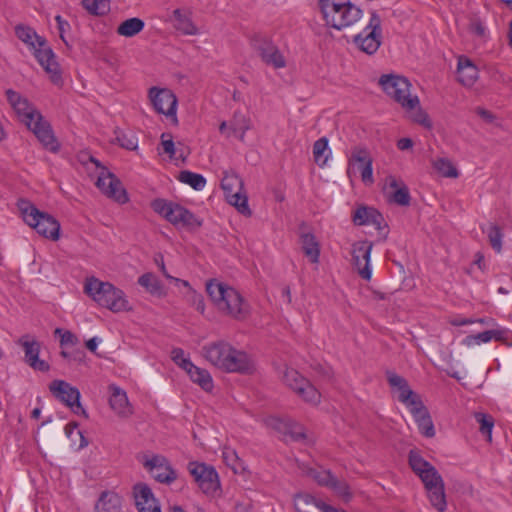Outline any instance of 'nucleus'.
<instances>
[{
    "label": "nucleus",
    "instance_id": "f257e3e1",
    "mask_svg": "<svg viewBox=\"0 0 512 512\" xmlns=\"http://www.w3.org/2000/svg\"><path fill=\"white\" fill-rule=\"evenodd\" d=\"M379 85L389 97L401 105L414 122L426 128H431L429 117L421 109L418 97L412 96L410 93L411 84L407 78L386 74L380 77Z\"/></svg>",
    "mask_w": 512,
    "mask_h": 512
},
{
    "label": "nucleus",
    "instance_id": "f03ea898",
    "mask_svg": "<svg viewBox=\"0 0 512 512\" xmlns=\"http://www.w3.org/2000/svg\"><path fill=\"white\" fill-rule=\"evenodd\" d=\"M379 85L389 97L401 105L414 122L426 128H431L429 117L421 109L418 97L412 96L410 93L411 84L407 78L386 74L380 77Z\"/></svg>",
    "mask_w": 512,
    "mask_h": 512
},
{
    "label": "nucleus",
    "instance_id": "7ed1b4c3",
    "mask_svg": "<svg viewBox=\"0 0 512 512\" xmlns=\"http://www.w3.org/2000/svg\"><path fill=\"white\" fill-rule=\"evenodd\" d=\"M205 359L216 368L228 373L248 374L254 369L253 362L244 351L220 340L202 348Z\"/></svg>",
    "mask_w": 512,
    "mask_h": 512
},
{
    "label": "nucleus",
    "instance_id": "20e7f679",
    "mask_svg": "<svg viewBox=\"0 0 512 512\" xmlns=\"http://www.w3.org/2000/svg\"><path fill=\"white\" fill-rule=\"evenodd\" d=\"M15 35L33 51L38 63L50 75L52 82L58 84L61 81L59 64L53 50L47 45L46 39L39 36L35 29L24 24L15 26Z\"/></svg>",
    "mask_w": 512,
    "mask_h": 512
},
{
    "label": "nucleus",
    "instance_id": "39448f33",
    "mask_svg": "<svg viewBox=\"0 0 512 512\" xmlns=\"http://www.w3.org/2000/svg\"><path fill=\"white\" fill-rule=\"evenodd\" d=\"M206 291L222 313L235 319H243L247 316L249 310L241 294L224 283L216 280H210L206 284Z\"/></svg>",
    "mask_w": 512,
    "mask_h": 512
},
{
    "label": "nucleus",
    "instance_id": "423d86ee",
    "mask_svg": "<svg viewBox=\"0 0 512 512\" xmlns=\"http://www.w3.org/2000/svg\"><path fill=\"white\" fill-rule=\"evenodd\" d=\"M206 291L222 313L235 319H243L247 316L249 310L241 294L224 283L216 280H210L206 284Z\"/></svg>",
    "mask_w": 512,
    "mask_h": 512
},
{
    "label": "nucleus",
    "instance_id": "0eeeda50",
    "mask_svg": "<svg viewBox=\"0 0 512 512\" xmlns=\"http://www.w3.org/2000/svg\"><path fill=\"white\" fill-rule=\"evenodd\" d=\"M206 291L222 313L235 319H243L247 316L249 310L241 294L224 283L216 280H210L206 284Z\"/></svg>",
    "mask_w": 512,
    "mask_h": 512
},
{
    "label": "nucleus",
    "instance_id": "6e6552de",
    "mask_svg": "<svg viewBox=\"0 0 512 512\" xmlns=\"http://www.w3.org/2000/svg\"><path fill=\"white\" fill-rule=\"evenodd\" d=\"M325 25L343 30L362 17V10L349 0H318Z\"/></svg>",
    "mask_w": 512,
    "mask_h": 512
},
{
    "label": "nucleus",
    "instance_id": "1a4fd4ad",
    "mask_svg": "<svg viewBox=\"0 0 512 512\" xmlns=\"http://www.w3.org/2000/svg\"><path fill=\"white\" fill-rule=\"evenodd\" d=\"M84 292L97 304L112 312L130 310L129 302L124 292L109 282H103L95 277L86 279Z\"/></svg>",
    "mask_w": 512,
    "mask_h": 512
},
{
    "label": "nucleus",
    "instance_id": "9d476101",
    "mask_svg": "<svg viewBox=\"0 0 512 512\" xmlns=\"http://www.w3.org/2000/svg\"><path fill=\"white\" fill-rule=\"evenodd\" d=\"M18 207L25 223L39 235L52 240L59 238L60 224L53 216L41 212L29 201H19Z\"/></svg>",
    "mask_w": 512,
    "mask_h": 512
},
{
    "label": "nucleus",
    "instance_id": "9b49d317",
    "mask_svg": "<svg viewBox=\"0 0 512 512\" xmlns=\"http://www.w3.org/2000/svg\"><path fill=\"white\" fill-rule=\"evenodd\" d=\"M221 188L229 204L233 205L241 214L251 215L243 180L234 171L224 172Z\"/></svg>",
    "mask_w": 512,
    "mask_h": 512
},
{
    "label": "nucleus",
    "instance_id": "f8f14e48",
    "mask_svg": "<svg viewBox=\"0 0 512 512\" xmlns=\"http://www.w3.org/2000/svg\"><path fill=\"white\" fill-rule=\"evenodd\" d=\"M353 42L362 52L368 55L377 52L382 42V29L380 16L375 11L371 13L367 26L354 37Z\"/></svg>",
    "mask_w": 512,
    "mask_h": 512
},
{
    "label": "nucleus",
    "instance_id": "ddd939ff",
    "mask_svg": "<svg viewBox=\"0 0 512 512\" xmlns=\"http://www.w3.org/2000/svg\"><path fill=\"white\" fill-rule=\"evenodd\" d=\"M282 381L305 402L313 405H317L320 402L321 394L319 391L297 370L285 368Z\"/></svg>",
    "mask_w": 512,
    "mask_h": 512
},
{
    "label": "nucleus",
    "instance_id": "4468645a",
    "mask_svg": "<svg viewBox=\"0 0 512 512\" xmlns=\"http://www.w3.org/2000/svg\"><path fill=\"white\" fill-rule=\"evenodd\" d=\"M188 471L204 494L214 495L220 489L219 476L213 466L194 461L189 462Z\"/></svg>",
    "mask_w": 512,
    "mask_h": 512
},
{
    "label": "nucleus",
    "instance_id": "2eb2a0df",
    "mask_svg": "<svg viewBox=\"0 0 512 512\" xmlns=\"http://www.w3.org/2000/svg\"><path fill=\"white\" fill-rule=\"evenodd\" d=\"M49 390L57 400L69 407L75 414H81L88 418L86 410L80 403L81 395L77 387L64 380L57 379L49 384Z\"/></svg>",
    "mask_w": 512,
    "mask_h": 512
},
{
    "label": "nucleus",
    "instance_id": "dca6fc26",
    "mask_svg": "<svg viewBox=\"0 0 512 512\" xmlns=\"http://www.w3.org/2000/svg\"><path fill=\"white\" fill-rule=\"evenodd\" d=\"M149 99L157 113L170 118L174 125L178 124L176 115L178 101L171 90L167 88L151 87L149 89Z\"/></svg>",
    "mask_w": 512,
    "mask_h": 512
},
{
    "label": "nucleus",
    "instance_id": "f3484780",
    "mask_svg": "<svg viewBox=\"0 0 512 512\" xmlns=\"http://www.w3.org/2000/svg\"><path fill=\"white\" fill-rule=\"evenodd\" d=\"M372 165L373 159L369 151L364 147L355 146L348 158L347 174L350 176L355 171V168H357L361 174L362 181L365 184H372L374 182Z\"/></svg>",
    "mask_w": 512,
    "mask_h": 512
},
{
    "label": "nucleus",
    "instance_id": "a211bd4d",
    "mask_svg": "<svg viewBox=\"0 0 512 512\" xmlns=\"http://www.w3.org/2000/svg\"><path fill=\"white\" fill-rule=\"evenodd\" d=\"M96 186L104 195L120 204H124L128 201L127 193L120 180L104 167H102V171L97 178Z\"/></svg>",
    "mask_w": 512,
    "mask_h": 512
},
{
    "label": "nucleus",
    "instance_id": "6ab92c4d",
    "mask_svg": "<svg viewBox=\"0 0 512 512\" xmlns=\"http://www.w3.org/2000/svg\"><path fill=\"white\" fill-rule=\"evenodd\" d=\"M266 423L268 427L281 434L286 441L298 442L306 439L304 427L292 419L270 417Z\"/></svg>",
    "mask_w": 512,
    "mask_h": 512
},
{
    "label": "nucleus",
    "instance_id": "aec40b11",
    "mask_svg": "<svg viewBox=\"0 0 512 512\" xmlns=\"http://www.w3.org/2000/svg\"><path fill=\"white\" fill-rule=\"evenodd\" d=\"M373 243L368 241H359L352 245L353 265L357 269L358 274L364 280H370L372 272L370 269V255Z\"/></svg>",
    "mask_w": 512,
    "mask_h": 512
},
{
    "label": "nucleus",
    "instance_id": "412c9836",
    "mask_svg": "<svg viewBox=\"0 0 512 512\" xmlns=\"http://www.w3.org/2000/svg\"><path fill=\"white\" fill-rule=\"evenodd\" d=\"M386 378L390 387L398 392L399 402L403 403L409 410L416 406L414 402H422L420 396L409 387L404 377L395 372L387 371Z\"/></svg>",
    "mask_w": 512,
    "mask_h": 512
},
{
    "label": "nucleus",
    "instance_id": "4be33fe9",
    "mask_svg": "<svg viewBox=\"0 0 512 512\" xmlns=\"http://www.w3.org/2000/svg\"><path fill=\"white\" fill-rule=\"evenodd\" d=\"M17 343L23 348L24 360L32 369L40 372H48L50 365L45 360L39 359L41 344L35 339H30L29 335L22 336Z\"/></svg>",
    "mask_w": 512,
    "mask_h": 512
},
{
    "label": "nucleus",
    "instance_id": "5701e85b",
    "mask_svg": "<svg viewBox=\"0 0 512 512\" xmlns=\"http://www.w3.org/2000/svg\"><path fill=\"white\" fill-rule=\"evenodd\" d=\"M352 220L355 225H373L380 233L385 230L383 234L384 239L388 235V225L384 220L383 215L375 208L368 206H360L353 213Z\"/></svg>",
    "mask_w": 512,
    "mask_h": 512
},
{
    "label": "nucleus",
    "instance_id": "b1692460",
    "mask_svg": "<svg viewBox=\"0 0 512 512\" xmlns=\"http://www.w3.org/2000/svg\"><path fill=\"white\" fill-rule=\"evenodd\" d=\"M6 96L9 104L13 107L20 120L25 123L26 126H31V124L34 123V119L41 114L18 92L8 89L6 91Z\"/></svg>",
    "mask_w": 512,
    "mask_h": 512
},
{
    "label": "nucleus",
    "instance_id": "393cba45",
    "mask_svg": "<svg viewBox=\"0 0 512 512\" xmlns=\"http://www.w3.org/2000/svg\"><path fill=\"white\" fill-rule=\"evenodd\" d=\"M27 127L47 150L51 152H57L59 150V143L54 136L51 125L44 120L41 114L34 119V123L31 124V126Z\"/></svg>",
    "mask_w": 512,
    "mask_h": 512
},
{
    "label": "nucleus",
    "instance_id": "a878e982",
    "mask_svg": "<svg viewBox=\"0 0 512 512\" xmlns=\"http://www.w3.org/2000/svg\"><path fill=\"white\" fill-rule=\"evenodd\" d=\"M144 466L149 469L153 478L160 483L170 484L176 479L175 471L164 456H153L145 462Z\"/></svg>",
    "mask_w": 512,
    "mask_h": 512
},
{
    "label": "nucleus",
    "instance_id": "bb28decb",
    "mask_svg": "<svg viewBox=\"0 0 512 512\" xmlns=\"http://www.w3.org/2000/svg\"><path fill=\"white\" fill-rule=\"evenodd\" d=\"M427 492V497L430 504L438 511L444 512L447 509V501L445 494V484L442 476L437 475V479H429L427 482H422Z\"/></svg>",
    "mask_w": 512,
    "mask_h": 512
},
{
    "label": "nucleus",
    "instance_id": "cd10ccee",
    "mask_svg": "<svg viewBox=\"0 0 512 512\" xmlns=\"http://www.w3.org/2000/svg\"><path fill=\"white\" fill-rule=\"evenodd\" d=\"M408 463L412 471L420 478L421 482L433 478L437 479L440 473L437 469L427 460H425L419 451L412 449L408 454Z\"/></svg>",
    "mask_w": 512,
    "mask_h": 512
},
{
    "label": "nucleus",
    "instance_id": "c85d7f7f",
    "mask_svg": "<svg viewBox=\"0 0 512 512\" xmlns=\"http://www.w3.org/2000/svg\"><path fill=\"white\" fill-rule=\"evenodd\" d=\"M151 208L174 226H179L181 216L185 210V207L161 198L153 200L151 202Z\"/></svg>",
    "mask_w": 512,
    "mask_h": 512
},
{
    "label": "nucleus",
    "instance_id": "c756f323",
    "mask_svg": "<svg viewBox=\"0 0 512 512\" xmlns=\"http://www.w3.org/2000/svg\"><path fill=\"white\" fill-rule=\"evenodd\" d=\"M133 490L136 507L139 512H161L160 506L147 484L137 483L134 485Z\"/></svg>",
    "mask_w": 512,
    "mask_h": 512
},
{
    "label": "nucleus",
    "instance_id": "7c9ffc66",
    "mask_svg": "<svg viewBox=\"0 0 512 512\" xmlns=\"http://www.w3.org/2000/svg\"><path fill=\"white\" fill-rule=\"evenodd\" d=\"M109 405L111 409L122 418L132 415L133 410L129 403L126 392L115 384L109 386Z\"/></svg>",
    "mask_w": 512,
    "mask_h": 512
},
{
    "label": "nucleus",
    "instance_id": "2f4dec72",
    "mask_svg": "<svg viewBox=\"0 0 512 512\" xmlns=\"http://www.w3.org/2000/svg\"><path fill=\"white\" fill-rule=\"evenodd\" d=\"M386 185L388 189V201L390 203L399 206L410 205V192L403 181L396 179L394 176H388L386 178Z\"/></svg>",
    "mask_w": 512,
    "mask_h": 512
},
{
    "label": "nucleus",
    "instance_id": "473e14b6",
    "mask_svg": "<svg viewBox=\"0 0 512 512\" xmlns=\"http://www.w3.org/2000/svg\"><path fill=\"white\" fill-rule=\"evenodd\" d=\"M255 47L266 64L272 65L274 68H283L285 66L286 63L283 55L270 41L266 39L257 41Z\"/></svg>",
    "mask_w": 512,
    "mask_h": 512
},
{
    "label": "nucleus",
    "instance_id": "72a5a7b5",
    "mask_svg": "<svg viewBox=\"0 0 512 512\" xmlns=\"http://www.w3.org/2000/svg\"><path fill=\"white\" fill-rule=\"evenodd\" d=\"M414 404L416 406L412 407L410 412L417 423L420 433L427 438L433 437L435 435V428L428 409L424 406L423 402H414Z\"/></svg>",
    "mask_w": 512,
    "mask_h": 512
},
{
    "label": "nucleus",
    "instance_id": "f704fd0d",
    "mask_svg": "<svg viewBox=\"0 0 512 512\" xmlns=\"http://www.w3.org/2000/svg\"><path fill=\"white\" fill-rule=\"evenodd\" d=\"M457 75L459 82L464 86H472L478 79V69L468 58L460 57Z\"/></svg>",
    "mask_w": 512,
    "mask_h": 512
},
{
    "label": "nucleus",
    "instance_id": "c9c22d12",
    "mask_svg": "<svg viewBox=\"0 0 512 512\" xmlns=\"http://www.w3.org/2000/svg\"><path fill=\"white\" fill-rule=\"evenodd\" d=\"M250 127V119L241 112H235L229 126V133L227 134V137L234 135L240 141H244L245 134Z\"/></svg>",
    "mask_w": 512,
    "mask_h": 512
},
{
    "label": "nucleus",
    "instance_id": "e433bc0d",
    "mask_svg": "<svg viewBox=\"0 0 512 512\" xmlns=\"http://www.w3.org/2000/svg\"><path fill=\"white\" fill-rule=\"evenodd\" d=\"M186 373L189 375L190 379L194 383L198 384L204 391H212L214 387L213 380L210 373L206 369L197 367L192 364L191 367L186 369Z\"/></svg>",
    "mask_w": 512,
    "mask_h": 512
},
{
    "label": "nucleus",
    "instance_id": "4c0bfd02",
    "mask_svg": "<svg viewBox=\"0 0 512 512\" xmlns=\"http://www.w3.org/2000/svg\"><path fill=\"white\" fill-rule=\"evenodd\" d=\"M173 16L175 20L174 27L177 31L184 35H196L198 33L197 27L188 14L176 9L173 11Z\"/></svg>",
    "mask_w": 512,
    "mask_h": 512
},
{
    "label": "nucleus",
    "instance_id": "58836bf2",
    "mask_svg": "<svg viewBox=\"0 0 512 512\" xmlns=\"http://www.w3.org/2000/svg\"><path fill=\"white\" fill-rule=\"evenodd\" d=\"M301 244L304 254L309 258L312 263L319 262L320 245L316 237L311 233H304L301 235Z\"/></svg>",
    "mask_w": 512,
    "mask_h": 512
},
{
    "label": "nucleus",
    "instance_id": "ea45409f",
    "mask_svg": "<svg viewBox=\"0 0 512 512\" xmlns=\"http://www.w3.org/2000/svg\"><path fill=\"white\" fill-rule=\"evenodd\" d=\"M121 507V497L113 492L104 491L101 493L98 502L95 505L97 511L111 512Z\"/></svg>",
    "mask_w": 512,
    "mask_h": 512
},
{
    "label": "nucleus",
    "instance_id": "a19ab883",
    "mask_svg": "<svg viewBox=\"0 0 512 512\" xmlns=\"http://www.w3.org/2000/svg\"><path fill=\"white\" fill-rule=\"evenodd\" d=\"M145 27V23L138 17H133L123 21L116 29L120 36L133 37L139 34Z\"/></svg>",
    "mask_w": 512,
    "mask_h": 512
},
{
    "label": "nucleus",
    "instance_id": "79ce46f5",
    "mask_svg": "<svg viewBox=\"0 0 512 512\" xmlns=\"http://www.w3.org/2000/svg\"><path fill=\"white\" fill-rule=\"evenodd\" d=\"M81 5L93 16H105L111 10L110 0H82Z\"/></svg>",
    "mask_w": 512,
    "mask_h": 512
},
{
    "label": "nucleus",
    "instance_id": "37998d69",
    "mask_svg": "<svg viewBox=\"0 0 512 512\" xmlns=\"http://www.w3.org/2000/svg\"><path fill=\"white\" fill-rule=\"evenodd\" d=\"M303 472L316 481L319 485L328 487L332 484L334 475L329 470H325L322 468H311L307 467L303 469Z\"/></svg>",
    "mask_w": 512,
    "mask_h": 512
},
{
    "label": "nucleus",
    "instance_id": "c03bdc74",
    "mask_svg": "<svg viewBox=\"0 0 512 512\" xmlns=\"http://www.w3.org/2000/svg\"><path fill=\"white\" fill-rule=\"evenodd\" d=\"M138 284L144 287L152 295H161L163 287L153 273H145L138 278Z\"/></svg>",
    "mask_w": 512,
    "mask_h": 512
},
{
    "label": "nucleus",
    "instance_id": "a18cd8bd",
    "mask_svg": "<svg viewBox=\"0 0 512 512\" xmlns=\"http://www.w3.org/2000/svg\"><path fill=\"white\" fill-rule=\"evenodd\" d=\"M178 179L190 185L195 190H202L206 185V179L201 175L188 170L181 171Z\"/></svg>",
    "mask_w": 512,
    "mask_h": 512
},
{
    "label": "nucleus",
    "instance_id": "49530a36",
    "mask_svg": "<svg viewBox=\"0 0 512 512\" xmlns=\"http://www.w3.org/2000/svg\"><path fill=\"white\" fill-rule=\"evenodd\" d=\"M475 419L480 424V432L486 437L488 442L492 441V429L494 427V418L491 415L477 412Z\"/></svg>",
    "mask_w": 512,
    "mask_h": 512
},
{
    "label": "nucleus",
    "instance_id": "de8ad7c7",
    "mask_svg": "<svg viewBox=\"0 0 512 512\" xmlns=\"http://www.w3.org/2000/svg\"><path fill=\"white\" fill-rule=\"evenodd\" d=\"M434 169L444 177L455 178L458 172L453 164L446 158H438L433 161Z\"/></svg>",
    "mask_w": 512,
    "mask_h": 512
},
{
    "label": "nucleus",
    "instance_id": "09e8293b",
    "mask_svg": "<svg viewBox=\"0 0 512 512\" xmlns=\"http://www.w3.org/2000/svg\"><path fill=\"white\" fill-rule=\"evenodd\" d=\"M328 149V139L326 137H321L315 141L313 145V157L315 162L323 166L326 164L328 159L327 156H324V152Z\"/></svg>",
    "mask_w": 512,
    "mask_h": 512
},
{
    "label": "nucleus",
    "instance_id": "8fccbe9b",
    "mask_svg": "<svg viewBox=\"0 0 512 512\" xmlns=\"http://www.w3.org/2000/svg\"><path fill=\"white\" fill-rule=\"evenodd\" d=\"M118 144L127 150H135L138 147V139L133 133L115 131Z\"/></svg>",
    "mask_w": 512,
    "mask_h": 512
},
{
    "label": "nucleus",
    "instance_id": "3c124183",
    "mask_svg": "<svg viewBox=\"0 0 512 512\" xmlns=\"http://www.w3.org/2000/svg\"><path fill=\"white\" fill-rule=\"evenodd\" d=\"M497 334H501L499 330H487L476 335H469L465 339L467 345L487 343L493 339Z\"/></svg>",
    "mask_w": 512,
    "mask_h": 512
},
{
    "label": "nucleus",
    "instance_id": "603ef678",
    "mask_svg": "<svg viewBox=\"0 0 512 512\" xmlns=\"http://www.w3.org/2000/svg\"><path fill=\"white\" fill-rule=\"evenodd\" d=\"M502 238L503 233L499 226L492 225L488 231V239L491 247L496 253L502 251Z\"/></svg>",
    "mask_w": 512,
    "mask_h": 512
},
{
    "label": "nucleus",
    "instance_id": "864d4df0",
    "mask_svg": "<svg viewBox=\"0 0 512 512\" xmlns=\"http://www.w3.org/2000/svg\"><path fill=\"white\" fill-rule=\"evenodd\" d=\"M338 496L342 497L345 501L351 498L350 487L344 480L334 477L332 484L329 486Z\"/></svg>",
    "mask_w": 512,
    "mask_h": 512
},
{
    "label": "nucleus",
    "instance_id": "5fc2aeb1",
    "mask_svg": "<svg viewBox=\"0 0 512 512\" xmlns=\"http://www.w3.org/2000/svg\"><path fill=\"white\" fill-rule=\"evenodd\" d=\"M202 225V221L199 220L191 211L185 208L183 214L181 216L179 226L188 228V229H196Z\"/></svg>",
    "mask_w": 512,
    "mask_h": 512
},
{
    "label": "nucleus",
    "instance_id": "6e6d98bb",
    "mask_svg": "<svg viewBox=\"0 0 512 512\" xmlns=\"http://www.w3.org/2000/svg\"><path fill=\"white\" fill-rule=\"evenodd\" d=\"M171 358L174 361L175 364H177L179 367H181L183 370L186 371L188 367L192 366V362L190 359L186 358L184 355V350L181 348H174L171 351Z\"/></svg>",
    "mask_w": 512,
    "mask_h": 512
},
{
    "label": "nucleus",
    "instance_id": "4d7b16f0",
    "mask_svg": "<svg viewBox=\"0 0 512 512\" xmlns=\"http://www.w3.org/2000/svg\"><path fill=\"white\" fill-rule=\"evenodd\" d=\"M161 145L166 154H168L171 158L175 155V145L173 142V137L170 133H162L161 134Z\"/></svg>",
    "mask_w": 512,
    "mask_h": 512
},
{
    "label": "nucleus",
    "instance_id": "13d9d810",
    "mask_svg": "<svg viewBox=\"0 0 512 512\" xmlns=\"http://www.w3.org/2000/svg\"><path fill=\"white\" fill-rule=\"evenodd\" d=\"M223 458L228 466H230L234 471L237 470V468L239 466L238 465L239 458L234 450H230V449L225 450L223 452Z\"/></svg>",
    "mask_w": 512,
    "mask_h": 512
},
{
    "label": "nucleus",
    "instance_id": "bf43d9fd",
    "mask_svg": "<svg viewBox=\"0 0 512 512\" xmlns=\"http://www.w3.org/2000/svg\"><path fill=\"white\" fill-rule=\"evenodd\" d=\"M55 20L57 22V25H58V30H59V36L61 38V40L66 44L68 45V42L65 38V33L70 30V24L64 20L60 15H57L55 17Z\"/></svg>",
    "mask_w": 512,
    "mask_h": 512
},
{
    "label": "nucleus",
    "instance_id": "052dcab7",
    "mask_svg": "<svg viewBox=\"0 0 512 512\" xmlns=\"http://www.w3.org/2000/svg\"><path fill=\"white\" fill-rule=\"evenodd\" d=\"M78 343V338L71 331L66 330L60 339V345L63 346H75Z\"/></svg>",
    "mask_w": 512,
    "mask_h": 512
},
{
    "label": "nucleus",
    "instance_id": "680f3d73",
    "mask_svg": "<svg viewBox=\"0 0 512 512\" xmlns=\"http://www.w3.org/2000/svg\"><path fill=\"white\" fill-rule=\"evenodd\" d=\"M476 112L482 119H484L488 123L493 122L495 119V116L490 111L484 108L478 107Z\"/></svg>",
    "mask_w": 512,
    "mask_h": 512
},
{
    "label": "nucleus",
    "instance_id": "e2e57ef3",
    "mask_svg": "<svg viewBox=\"0 0 512 512\" xmlns=\"http://www.w3.org/2000/svg\"><path fill=\"white\" fill-rule=\"evenodd\" d=\"M413 146V142L410 138H401L397 142V147L399 150H408Z\"/></svg>",
    "mask_w": 512,
    "mask_h": 512
},
{
    "label": "nucleus",
    "instance_id": "0e129e2a",
    "mask_svg": "<svg viewBox=\"0 0 512 512\" xmlns=\"http://www.w3.org/2000/svg\"><path fill=\"white\" fill-rule=\"evenodd\" d=\"M196 297V302L194 303V307L195 309L200 312V313H204L205 311V304H204V300H203V296H195Z\"/></svg>",
    "mask_w": 512,
    "mask_h": 512
},
{
    "label": "nucleus",
    "instance_id": "69168bd1",
    "mask_svg": "<svg viewBox=\"0 0 512 512\" xmlns=\"http://www.w3.org/2000/svg\"><path fill=\"white\" fill-rule=\"evenodd\" d=\"M97 346H98V339H97V337H93V338L89 339L86 342L87 349L89 351H91L92 353H96Z\"/></svg>",
    "mask_w": 512,
    "mask_h": 512
},
{
    "label": "nucleus",
    "instance_id": "338daca9",
    "mask_svg": "<svg viewBox=\"0 0 512 512\" xmlns=\"http://www.w3.org/2000/svg\"><path fill=\"white\" fill-rule=\"evenodd\" d=\"M84 359H85V353L83 351L77 350V351L72 352V357H71L72 361H75L77 363H82V362H84Z\"/></svg>",
    "mask_w": 512,
    "mask_h": 512
},
{
    "label": "nucleus",
    "instance_id": "774afa93",
    "mask_svg": "<svg viewBox=\"0 0 512 512\" xmlns=\"http://www.w3.org/2000/svg\"><path fill=\"white\" fill-rule=\"evenodd\" d=\"M202 294L197 293L193 288L186 293V299L187 301L193 306L194 303L197 301L196 297L194 296H201Z\"/></svg>",
    "mask_w": 512,
    "mask_h": 512
}]
</instances>
